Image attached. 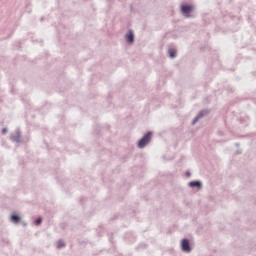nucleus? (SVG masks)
Masks as SVG:
<instances>
[{"mask_svg":"<svg viewBox=\"0 0 256 256\" xmlns=\"http://www.w3.org/2000/svg\"><path fill=\"white\" fill-rule=\"evenodd\" d=\"M152 139H153V132L152 131H148L138 141V143H137L138 149H145V147H147V145H149L151 143Z\"/></svg>","mask_w":256,"mask_h":256,"instance_id":"f257e3e1","label":"nucleus"},{"mask_svg":"<svg viewBox=\"0 0 256 256\" xmlns=\"http://www.w3.org/2000/svg\"><path fill=\"white\" fill-rule=\"evenodd\" d=\"M180 247L183 253H191V251H193L189 238H183L180 242Z\"/></svg>","mask_w":256,"mask_h":256,"instance_id":"f03ea898","label":"nucleus"},{"mask_svg":"<svg viewBox=\"0 0 256 256\" xmlns=\"http://www.w3.org/2000/svg\"><path fill=\"white\" fill-rule=\"evenodd\" d=\"M10 140H12L13 143H23V136L21 135V129L15 130V135H10Z\"/></svg>","mask_w":256,"mask_h":256,"instance_id":"7ed1b4c3","label":"nucleus"},{"mask_svg":"<svg viewBox=\"0 0 256 256\" xmlns=\"http://www.w3.org/2000/svg\"><path fill=\"white\" fill-rule=\"evenodd\" d=\"M192 12H193V6H191V5H182L181 6V13L187 19H189V17H191Z\"/></svg>","mask_w":256,"mask_h":256,"instance_id":"20e7f679","label":"nucleus"},{"mask_svg":"<svg viewBox=\"0 0 256 256\" xmlns=\"http://www.w3.org/2000/svg\"><path fill=\"white\" fill-rule=\"evenodd\" d=\"M188 187H190L191 189H198V191H201V189H203V182H201V180L190 181L188 183Z\"/></svg>","mask_w":256,"mask_h":256,"instance_id":"39448f33","label":"nucleus"},{"mask_svg":"<svg viewBox=\"0 0 256 256\" xmlns=\"http://www.w3.org/2000/svg\"><path fill=\"white\" fill-rule=\"evenodd\" d=\"M125 40L128 45H133V43H135V33L133 32V30H128L125 35Z\"/></svg>","mask_w":256,"mask_h":256,"instance_id":"423d86ee","label":"nucleus"},{"mask_svg":"<svg viewBox=\"0 0 256 256\" xmlns=\"http://www.w3.org/2000/svg\"><path fill=\"white\" fill-rule=\"evenodd\" d=\"M10 221L11 223H21V216H19V214H15L13 213L11 216H10Z\"/></svg>","mask_w":256,"mask_h":256,"instance_id":"0eeeda50","label":"nucleus"},{"mask_svg":"<svg viewBox=\"0 0 256 256\" xmlns=\"http://www.w3.org/2000/svg\"><path fill=\"white\" fill-rule=\"evenodd\" d=\"M168 57H170V59H175L177 57V50L171 48L168 50Z\"/></svg>","mask_w":256,"mask_h":256,"instance_id":"6e6552de","label":"nucleus"},{"mask_svg":"<svg viewBox=\"0 0 256 256\" xmlns=\"http://www.w3.org/2000/svg\"><path fill=\"white\" fill-rule=\"evenodd\" d=\"M207 115H209V110L207 109H204V110H201L196 117L200 118V119H203V117H207Z\"/></svg>","mask_w":256,"mask_h":256,"instance_id":"1a4fd4ad","label":"nucleus"},{"mask_svg":"<svg viewBox=\"0 0 256 256\" xmlns=\"http://www.w3.org/2000/svg\"><path fill=\"white\" fill-rule=\"evenodd\" d=\"M57 247L58 249H62V247H65V242L63 240H58Z\"/></svg>","mask_w":256,"mask_h":256,"instance_id":"9d476101","label":"nucleus"},{"mask_svg":"<svg viewBox=\"0 0 256 256\" xmlns=\"http://www.w3.org/2000/svg\"><path fill=\"white\" fill-rule=\"evenodd\" d=\"M34 223L36 226L41 225V223H43V218H41V217L37 218Z\"/></svg>","mask_w":256,"mask_h":256,"instance_id":"9b49d317","label":"nucleus"},{"mask_svg":"<svg viewBox=\"0 0 256 256\" xmlns=\"http://www.w3.org/2000/svg\"><path fill=\"white\" fill-rule=\"evenodd\" d=\"M199 120H200V118L196 116V117L193 119V121H192V125H195L196 123H198Z\"/></svg>","mask_w":256,"mask_h":256,"instance_id":"f8f14e48","label":"nucleus"},{"mask_svg":"<svg viewBox=\"0 0 256 256\" xmlns=\"http://www.w3.org/2000/svg\"><path fill=\"white\" fill-rule=\"evenodd\" d=\"M7 131H8L7 128H3L2 129V135H5V133H7Z\"/></svg>","mask_w":256,"mask_h":256,"instance_id":"ddd939ff","label":"nucleus"},{"mask_svg":"<svg viewBox=\"0 0 256 256\" xmlns=\"http://www.w3.org/2000/svg\"><path fill=\"white\" fill-rule=\"evenodd\" d=\"M236 153H237V155H241V153H243V151L242 150H237Z\"/></svg>","mask_w":256,"mask_h":256,"instance_id":"4468645a","label":"nucleus"},{"mask_svg":"<svg viewBox=\"0 0 256 256\" xmlns=\"http://www.w3.org/2000/svg\"><path fill=\"white\" fill-rule=\"evenodd\" d=\"M191 175V172L187 171L186 172V177H189Z\"/></svg>","mask_w":256,"mask_h":256,"instance_id":"2eb2a0df","label":"nucleus"},{"mask_svg":"<svg viewBox=\"0 0 256 256\" xmlns=\"http://www.w3.org/2000/svg\"><path fill=\"white\" fill-rule=\"evenodd\" d=\"M23 227H27V223L26 222H22Z\"/></svg>","mask_w":256,"mask_h":256,"instance_id":"dca6fc26","label":"nucleus"},{"mask_svg":"<svg viewBox=\"0 0 256 256\" xmlns=\"http://www.w3.org/2000/svg\"><path fill=\"white\" fill-rule=\"evenodd\" d=\"M235 145H236V147H239V143H236Z\"/></svg>","mask_w":256,"mask_h":256,"instance_id":"f3484780","label":"nucleus"}]
</instances>
